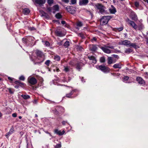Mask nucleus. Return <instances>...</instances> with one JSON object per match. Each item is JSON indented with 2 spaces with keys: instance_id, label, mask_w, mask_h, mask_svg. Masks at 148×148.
I'll return each mask as SVG.
<instances>
[{
  "instance_id": "obj_2",
  "label": "nucleus",
  "mask_w": 148,
  "mask_h": 148,
  "mask_svg": "<svg viewBox=\"0 0 148 148\" xmlns=\"http://www.w3.org/2000/svg\"><path fill=\"white\" fill-rule=\"evenodd\" d=\"M100 49L105 53L109 54L111 53V51L109 49H113V46H109L108 45H104L103 46L100 47Z\"/></svg>"
},
{
  "instance_id": "obj_23",
  "label": "nucleus",
  "mask_w": 148,
  "mask_h": 148,
  "mask_svg": "<svg viewBox=\"0 0 148 148\" xmlns=\"http://www.w3.org/2000/svg\"><path fill=\"white\" fill-rule=\"evenodd\" d=\"M14 131V129L13 127H12L10 130L9 132H8L6 135V136L7 138L8 137L12 134L13 133Z\"/></svg>"
},
{
  "instance_id": "obj_39",
  "label": "nucleus",
  "mask_w": 148,
  "mask_h": 148,
  "mask_svg": "<svg viewBox=\"0 0 148 148\" xmlns=\"http://www.w3.org/2000/svg\"><path fill=\"white\" fill-rule=\"evenodd\" d=\"M78 36L81 37L82 39H84L85 38V36L84 34L82 33L78 34Z\"/></svg>"
},
{
  "instance_id": "obj_54",
  "label": "nucleus",
  "mask_w": 148,
  "mask_h": 148,
  "mask_svg": "<svg viewBox=\"0 0 148 148\" xmlns=\"http://www.w3.org/2000/svg\"><path fill=\"white\" fill-rule=\"evenodd\" d=\"M112 56L114 58H116L117 59H118L119 58V57L117 55L113 54L112 55Z\"/></svg>"
},
{
  "instance_id": "obj_50",
  "label": "nucleus",
  "mask_w": 148,
  "mask_h": 148,
  "mask_svg": "<svg viewBox=\"0 0 148 148\" xmlns=\"http://www.w3.org/2000/svg\"><path fill=\"white\" fill-rule=\"evenodd\" d=\"M105 12V10L104 9V8H103L99 10V12L101 14H103Z\"/></svg>"
},
{
  "instance_id": "obj_41",
  "label": "nucleus",
  "mask_w": 148,
  "mask_h": 148,
  "mask_svg": "<svg viewBox=\"0 0 148 148\" xmlns=\"http://www.w3.org/2000/svg\"><path fill=\"white\" fill-rule=\"evenodd\" d=\"M129 77L128 76H124V78H123L124 82L126 83L127 82H126V81L127 80L129 79Z\"/></svg>"
},
{
  "instance_id": "obj_25",
  "label": "nucleus",
  "mask_w": 148,
  "mask_h": 148,
  "mask_svg": "<svg viewBox=\"0 0 148 148\" xmlns=\"http://www.w3.org/2000/svg\"><path fill=\"white\" fill-rule=\"evenodd\" d=\"M113 63V58L112 57H109L108 58V63L109 64H111Z\"/></svg>"
},
{
  "instance_id": "obj_14",
  "label": "nucleus",
  "mask_w": 148,
  "mask_h": 148,
  "mask_svg": "<svg viewBox=\"0 0 148 148\" xmlns=\"http://www.w3.org/2000/svg\"><path fill=\"white\" fill-rule=\"evenodd\" d=\"M35 3L41 6L45 2V0H36Z\"/></svg>"
},
{
  "instance_id": "obj_62",
  "label": "nucleus",
  "mask_w": 148,
  "mask_h": 148,
  "mask_svg": "<svg viewBox=\"0 0 148 148\" xmlns=\"http://www.w3.org/2000/svg\"><path fill=\"white\" fill-rule=\"evenodd\" d=\"M61 23L62 25H64L66 23V22L64 21H61Z\"/></svg>"
},
{
  "instance_id": "obj_32",
  "label": "nucleus",
  "mask_w": 148,
  "mask_h": 148,
  "mask_svg": "<svg viewBox=\"0 0 148 148\" xmlns=\"http://www.w3.org/2000/svg\"><path fill=\"white\" fill-rule=\"evenodd\" d=\"M70 43L69 41H66L64 44V46L65 47L67 48L69 46Z\"/></svg>"
},
{
  "instance_id": "obj_35",
  "label": "nucleus",
  "mask_w": 148,
  "mask_h": 148,
  "mask_svg": "<svg viewBox=\"0 0 148 148\" xmlns=\"http://www.w3.org/2000/svg\"><path fill=\"white\" fill-rule=\"evenodd\" d=\"M54 59L57 61H60V58L59 56L56 55L54 56Z\"/></svg>"
},
{
  "instance_id": "obj_24",
  "label": "nucleus",
  "mask_w": 148,
  "mask_h": 148,
  "mask_svg": "<svg viewBox=\"0 0 148 148\" xmlns=\"http://www.w3.org/2000/svg\"><path fill=\"white\" fill-rule=\"evenodd\" d=\"M132 47L135 49H137L139 48V47H138L136 43H130V47Z\"/></svg>"
},
{
  "instance_id": "obj_45",
  "label": "nucleus",
  "mask_w": 148,
  "mask_h": 148,
  "mask_svg": "<svg viewBox=\"0 0 148 148\" xmlns=\"http://www.w3.org/2000/svg\"><path fill=\"white\" fill-rule=\"evenodd\" d=\"M8 90L10 94H13L14 93V91L13 90V89L11 88H8Z\"/></svg>"
},
{
  "instance_id": "obj_16",
  "label": "nucleus",
  "mask_w": 148,
  "mask_h": 148,
  "mask_svg": "<svg viewBox=\"0 0 148 148\" xmlns=\"http://www.w3.org/2000/svg\"><path fill=\"white\" fill-rule=\"evenodd\" d=\"M88 3V0H82L79 1V4L80 5H86Z\"/></svg>"
},
{
  "instance_id": "obj_36",
  "label": "nucleus",
  "mask_w": 148,
  "mask_h": 148,
  "mask_svg": "<svg viewBox=\"0 0 148 148\" xmlns=\"http://www.w3.org/2000/svg\"><path fill=\"white\" fill-rule=\"evenodd\" d=\"M139 29L140 30H142L144 28V26L142 23H140L138 26Z\"/></svg>"
},
{
  "instance_id": "obj_30",
  "label": "nucleus",
  "mask_w": 148,
  "mask_h": 148,
  "mask_svg": "<svg viewBox=\"0 0 148 148\" xmlns=\"http://www.w3.org/2000/svg\"><path fill=\"white\" fill-rule=\"evenodd\" d=\"M22 97L24 99H27L30 98V96L28 95H21Z\"/></svg>"
},
{
  "instance_id": "obj_37",
  "label": "nucleus",
  "mask_w": 148,
  "mask_h": 148,
  "mask_svg": "<svg viewBox=\"0 0 148 148\" xmlns=\"http://www.w3.org/2000/svg\"><path fill=\"white\" fill-rule=\"evenodd\" d=\"M70 67L68 66H64V71L66 72H68L69 71Z\"/></svg>"
},
{
  "instance_id": "obj_44",
  "label": "nucleus",
  "mask_w": 148,
  "mask_h": 148,
  "mask_svg": "<svg viewBox=\"0 0 148 148\" xmlns=\"http://www.w3.org/2000/svg\"><path fill=\"white\" fill-rule=\"evenodd\" d=\"M8 79L11 83H13V81L14 79V78L10 77H8Z\"/></svg>"
},
{
  "instance_id": "obj_33",
  "label": "nucleus",
  "mask_w": 148,
  "mask_h": 148,
  "mask_svg": "<svg viewBox=\"0 0 148 148\" xmlns=\"http://www.w3.org/2000/svg\"><path fill=\"white\" fill-rule=\"evenodd\" d=\"M133 50L130 48H127L126 49L125 51V53H129L130 52H132Z\"/></svg>"
},
{
  "instance_id": "obj_47",
  "label": "nucleus",
  "mask_w": 148,
  "mask_h": 148,
  "mask_svg": "<svg viewBox=\"0 0 148 148\" xmlns=\"http://www.w3.org/2000/svg\"><path fill=\"white\" fill-rule=\"evenodd\" d=\"M50 62L51 61L49 60H47L45 62V64L47 66H49Z\"/></svg>"
},
{
  "instance_id": "obj_43",
  "label": "nucleus",
  "mask_w": 148,
  "mask_h": 148,
  "mask_svg": "<svg viewBox=\"0 0 148 148\" xmlns=\"http://www.w3.org/2000/svg\"><path fill=\"white\" fill-rule=\"evenodd\" d=\"M77 26L81 27L82 26L83 24L81 22H78L77 23Z\"/></svg>"
},
{
  "instance_id": "obj_15",
  "label": "nucleus",
  "mask_w": 148,
  "mask_h": 148,
  "mask_svg": "<svg viewBox=\"0 0 148 148\" xmlns=\"http://www.w3.org/2000/svg\"><path fill=\"white\" fill-rule=\"evenodd\" d=\"M88 58L90 60H92V63L95 64L97 62V60L96 58L93 56H88Z\"/></svg>"
},
{
  "instance_id": "obj_40",
  "label": "nucleus",
  "mask_w": 148,
  "mask_h": 148,
  "mask_svg": "<svg viewBox=\"0 0 148 148\" xmlns=\"http://www.w3.org/2000/svg\"><path fill=\"white\" fill-rule=\"evenodd\" d=\"M53 0H47V3L49 5H51L53 2Z\"/></svg>"
},
{
  "instance_id": "obj_11",
  "label": "nucleus",
  "mask_w": 148,
  "mask_h": 148,
  "mask_svg": "<svg viewBox=\"0 0 148 148\" xmlns=\"http://www.w3.org/2000/svg\"><path fill=\"white\" fill-rule=\"evenodd\" d=\"M29 82L31 84L34 85L37 83V80L35 78L32 77L29 80Z\"/></svg>"
},
{
  "instance_id": "obj_42",
  "label": "nucleus",
  "mask_w": 148,
  "mask_h": 148,
  "mask_svg": "<svg viewBox=\"0 0 148 148\" xmlns=\"http://www.w3.org/2000/svg\"><path fill=\"white\" fill-rule=\"evenodd\" d=\"M70 4H75L77 3V0H71Z\"/></svg>"
},
{
  "instance_id": "obj_17",
  "label": "nucleus",
  "mask_w": 148,
  "mask_h": 148,
  "mask_svg": "<svg viewBox=\"0 0 148 148\" xmlns=\"http://www.w3.org/2000/svg\"><path fill=\"white\" fill-rule=\"evenodd\" d=\"M54 132L55 134L60 135L61 136L63 135L65 132L64 130H63L62 132L60 130H59L57 129H56L54 131Z\"/></svg>"
},
{
  "instance_id": "obj_21",
  "label": "nucleus",
  "mask_w": 148,
  "mask_h": 148,
  "mask_svg": "<svg viewBox=\"0 0 148 148\" xmlns=\"http://www.w3.org/2000/svg\"><path fill=\"white\" fill-rule=\"evenodd\" d=\"M29 10L27 8H25L23 9V12L24 14H28L30 12Z\"/></svg>"
},
{
  "instance_id": "obj_48",
  "label": "nucleus",
  "mask_w": 148,
  "mask_h": 148,
  "mask_svg": "<svg viewBox=\"0 0 148 148\" xmlns=\"http://www.w3.org/2000/svg\"><path fill=\"white\" fill-rule=\"evenodd\" d=\"M53 112L56 114H58V111L56 109L53 110L52 111Z\"/></svg>"
},
{
  "instance_id": "obj_19",
  "label": "nucleus",
  "mask_w": 148,
  "mask_h": 148,
  "mask_svg": "<svg viewBox=\"0 0 148 148\" xmlns=\"http://www.w3.org/2000/svg\"><path fill=\"white\" fill-rule=\"evenodd\" d=\"M14 83L17 85H18L21 87L24 86L25 84L23 83H21L20 81H15Z\"/></svg>"
},
{
  "instance_id": "obj_3",
  "label": "nucleus",
  "mask_w": 148,
  "mask_h": 148,
  "mask_svg": "<svg viewBox=\"0 0 148 148\" xmlns=\"http://www.w3.org/2000/svg\"><path fill=\"white\" fill-rule=\"evenodd\" d=\"M111 16H103L100 19V24L102 25L107 24L109 21L112 18Z\"/></svg>"
},
{
  "instance_id": "obj_18",
  "label": "nucleus",
  "mask_w": 148,
  "mask_h": 148,
  "mask_svg": "<svg viewBox=\"0 0 148 148\" xmlns=\"http://www.w3.org/2000/svg\"><path fill=\"white\" fill-rule=\"evenodd\" d=\"M75 91V90H72L70 93L66 95V97L68 98H72V95Z\"/></svg>"
},
{
  "instance_id": "obj_46",
  "label": "nucleus",
  "mask_w": 148,
  "mask_h": 148,
  "mask_svg": "<svg viewBox=\"0 0 148 148\" xmlns=\"http://www.w3.org/2000/svg\"><path fill=\"white\" fill-rule=\"evenodd\" d=\"M19 79L21 80L24 81L25 79V78L23 75H22L20 77Z\"/></svg>"
},
{
  "instance_id": "obj_57",
  "label": "nucleus",
  "mask_w": 148,
  "mask_h": 148,
  "mask_svg": "<svg viewBox=\"0 0 148 148\" xmlns=\"http://www.w3.org/2000/svg\"><path fill=\"white\" fill-rule=\"evenodd\" d=\"M47 10L49 12H51V8L50 7H47Z\"/></svg>"
},
{
  "instance_id": "obj_1",
  "label": "nucleus",
  "mask_w": 148,
  "mask_h": 148,
  "mask_svg": "<svg viewBox=\"0 0 148 148\" xmlns=\"http://www.w3.org/2000/svg\"><path fill=\"white\" fill-rule=\"evenodd\" d=\"M36 53L37 56V58L40 60L39 62H34V64H39L45 60V57L43 53L41 51L36 50Z\"/></svg>"
},
{
  "instance_id": "obj_61",
  "label": "nucleus",
  "mask_w": 148,
  "mask_h": 148,
  "mask_svg": "<svg viewBox=\"0 0 148 148\" xmlns=\"http://www.w3.org/2000/svg\"><path fill=\"white\" fill-rule=\"evenodd\" d=\"M145 77L147 78H148V73L146 72L145 73Z\"/></svg>"
},
{
  "instance_id": "obj_64",
  "label": "nucleus",
  "mask_w": 148,
  "mask_h": 148,
  "mask_svg": "<svg viewBox=\"0 0 148 148\" xmlns=\"http://www.w3.org/2000/svg\"><path fill=\"white\" fill-rule=\"evenodd\" d=\"M14 87L16 88H18L19 87V86L18 85H16L14 86Z\"/></svg>"
},
{
  "instance_id": "obj_49",
  "label": "nucleus",
  "mask_w": 148,
  "mask_h": 148,
  "mask_svg": "<svg viewBox=\"0 0 148 148\" xmlns=\"http://www.w3.org/2000/svg\"><path fill=\"white\" fill-rule=\"evenodd\" d=\"M97 40V38L96 37H93L91 39V40L92 42H93L95 41H96Z\"/></svg>"
},
{
  "instance_id": "obj_5",
  "label": "nucleus",
  "mask_w": 148,
  "mask_h": 148,
  "mask_svg": "<svg viewBox=\"0 0 148 148\" xmlns=\"http://www.w3.org/2000/svg\"><path fill=\"white\" fill-rule=\"evenodd\" d=\"M126 22L128 24L133 27L134 29H136L137 28V26L134 21L130 20L129 18H127L126 20Z\"/></svg>"
},
{
  "instance_id": "obj_53",
  "label": "nucleus",
  "mask_w": 148,
  "mask_h": 148,
  "mask_svg": "<svg viewBox=\"0 0 148 148\" xmlns=\"http://www.w3.org/2000/svg\"><path fill=\"white\" fill-rule=\"evenodd\" d=\"M135 5L136 7H138L139 6V3L137 1L135 2Z\"/></svg>"
},
{
  "instance_id": "obj_28",
  "label": "nucleus",
  "mask_w": 148,
  "mask_h": 148,
  "mask_svg": "<svg viewBox=\"0 0 148 148\" xmlns=\"http://www.w3.org/2000/svg\"><path fill=\"white\" fill-rule=\"evenodd\" d=\"M111 6L112 8L110 9V12L112 14H114L116 12V9L112 5Z\"/></svg>"
},
{
  "instance_id": "obj_26",
  "label": "nucleus",
  "mask_w": 148,
  "mask_h": 148,
  "mask_svg": "<svg viewBox=\"0 0 148 148\" xmlns=\"http://www.w3.org/2000/svg\"><path fill=\"white\" fill-rule=\"evenodd\" d=\"M27 41L28 43L29 42H31L32 40H33V38L31 36H27Z\"/></svg>"
},
{
  "instance_id": "obj_22",
  "label": "nucleus",
  "mask_w": 148,
  "mask_h": 148,
  "mask_svg": "<svg viewBox=\"0 0 148 148\" xmlns=\"http://www.w3.org/2000/svg\"><path fill=\"white\" fill-rule=\"evenodd\" d=\"M113 67L114 68H119L120 69L121 68V65L120 63H117L115 64L113 66Z\"/></svg>"
},
{
  "instance_id": "obj_20",
  "label": "nucleus",
  "mask_w": 148,
  "mask_h": 148,
  "mask_svg": "<svg viewBox=\"0 0 148 148\" xmlns=\"http://www.w3.org/2000/svg\"><path fill=\"white\" fill-rule=\"evenodd\" d=\"M53 10L54 11H53V13H55V11H59V6L58 5H54L53 7Z\"/></svg>"
},
{
  "instance_id": "obj_51",
  "label": "nucleus",
  "mask_w": 148,
  "mask_h": 148,
  "mask_svg": "<svg viewBox=\"0 0 148 148\" xmlns=\"http://www.w3.org/2000/svg\"><path fill=\"white\" fill-rule=\"evenodd\" d=\"M61 146L60 144H57L55 146V148H60L61 147Z\"/></svg>"
},
{
  "instance_id": "obj_8",
  "label": "nucleus",
  "mask_w": 148,
  "mask_h": 148,
  "mask_svg": "<svg viewBox=\"0 0 148 148\" xmlns=\"http://www.w3.org/2000/svg\"><path fill=\"white\" fill-rule=\"evenodd\" d=\"M130 18L134 21H137L138 20V17L136 13L133 11H132L130 15Z\"/></svg>"
},
{
  "instance_id": "obj_10",
  "label": "nucleus",
  "mask_w": 148,
  "mask_h": 148,
  "mask_svg": "<svg viewBox=\"0 0 148 148\" xmlns=\"http://www.w3.org/2000/svg\"><path fill=\"white\" fill-rule=\"evenodd\" d=\"M90 50L93 52H95L97 51L98 49L97 46L95 45H89Z\"/></svg>"
},
{
  "instance_id": "obj_60",
  "label": "nucleus",
  "mask_w": 148,
  "mask_h": 148,
  "mask_svg": "<svg viewBox=\"0 0 148 148\" xmlns=\"http://www.w3.org/2000/svg\"><path fill=\"white\" fill-rule=\"evenodd\" d=\"M62 123L63 125H64L67 123V122L65 121H63Z\"/></svg>"
},
{
  "instance_id": "obj_63",
  "label": "nucleus",
  "mask_w": 148,
  "mask_h": 148,
  "mask_svg": "<svg viewBox=\"0 0 148 148\" xmlns=\"http://www.w3.org/2000/svg\"><path fill=\"white\" fill-rule=\"evenodd\" d=\"M117 60L116 59H114L113 58V63H115L116 61Z\"/></svg>"
},
{
  "instance_id": "obj_58",
  "label": "nucleus",
  "mask_w": 148,
  "mask_h": 148,
  "mask_svg": "<svg viewBox=\"0 0 148 148\" xmlns=\"http://www.w3.org/2000/svg\"><path fill=\"white\" fill-rule=\"evenodd\" d=\"M62 1L66 3H68L69 2V0H62Z\"/></svg>"
},
{
  "instance_id": "obj_12",
  "label": "nucleus",
  "mask_w": 148,
  "mask_h": 148,
  "mask_svg": "<svg viewBox=\"0 0 148 148\" xmlns=\"http://www.w3.org/2000/svg\"><path fill=\"white\" fill-rule=\"evenodd\" d=\"M55 33L56 35L58 36L62 37L64 36L62 32L58 29L56 30Z\"/></svg>"
},
{
  "instance_id": "obj_55",
  "label": "nucleus",
  "mask_w": 148,
  "mask_h": 148,
  "mask_svg": "<svg viewBox=\"0 0 148 148\" xmlns=\"http://www.w3.org/2000/svg\"><path fill=\"white\" fill-rule=\"evenodd\" d=\"M12 116L14 117H16L17 116V114L16 113H14L12 114Z\"/></svg>"
},
{
  "instance_id": "obj_6",
  "label": "nucleus",
  "mask_w": 148,
  "mask_h": 148,
  "mask_svg": "<svg viewBox=\"0 0 148 148\" xmlns=\"http://www.w3.org/2000/svg\"><path fill=\"white\" fill-rule=\"evenodd\" d=\"M98 69L104 73H106L109 71L110 69L104 65H100L98 66Z\"/></svg>"
},
{
  "instance_id": "obj_31",
  "label": "nucleus",
  "mask_w": 148,
  "mask_h": 148,
  "mask_svg": "<svg viewBox=\"0 0 148 148\" xmlns=\"http://www.w3.org/2000/svg\"><path fill=\"white\" fill-rule=\"evenodd\" d=\"M42 42H44V44L45 45L46 47H48L50 45V43L48 41H42Z\"/></svg>"
},
{
  "instance_id": "obj_38",
  "label": "nucleus",
  "mask_w": 148,
  "mask_h": 148,
  "mask_svg": "<svg viewBox=\"0 0 148 148\" xmlns=\"http://www.w3.org/2000/svg\"><path fill=\"white\" fill-rule=\"evenodd\" d=\"M100 61L101 63H103L105 62V58L104 57H102L100 59Z\"/></svg>"
},
{
  "instance_id": "obj_9",
  "label": "nucleus",
  "mask_w": 148,
  "mask_h": 148,
  "mask_svg": "<svg viewBox=\"0 0 148 148\" xmlns=\"http://www.w3.org/2000/svg\"><path fill=\"white\" fill-rule=\"evenodd\" d=\"M136 80L138 83L140 84L144 85L145 84V81L140 77H136Z\"/></svg>"
},
{
  "instance_id": "obj_27",
  "label": "nucleus",
  "mask_w": 148,
  "mask_h": 148,
  "mask_svg": "<svg viewBox=\"0 0 148 148\" xmlns=\"http://www.w3.org/2000/svg\"><path fill=\"white\" fill-rule=\"evenodd\" d=\"M95 6L99 10H100L101 8H104L103 6L102 5L99 3L97 4Z\"/></svg>"
},
{
  "instance_id": "obj_56",
  "label": "nucleus",
  "mask_w": 148,
  "mask_h": 148,
  "mask_svg": "<svg viewBox=\"0 0 148 148\" xmlns=\"http://www.w3.org/2000/svg\"><path fill=\"white\" fill-rule=\"evenodd\" d=\"M123 29V27H121L117 29V30L119 31H122Z\"/></svg>"
},
{
  "instance_id": "obj_13",
  "label": "nucleus",
  "mask_w": 148,
  "mask_h": 148,
  "mask_svg": "<svg viewBox=\"0 0 148 148\" xmlns=\"http://www.w3.org/2000/svg\"><path fill=\"white\" fill-rule=\"evenodd\" d=\"M84 65V64L81 62H78L76 64V68L79 71L82 67Z\"/></svg>"
},
{
  "instance_id": "obj_34",
  "label": "nucleus",
  "mask_w": 148,
  "mask_h": 148,
  "mask_svg": "<svg viewBox=\"0 0 148 148\" xmlns=\"http://www.w3.org/2000/svg\"><path fill=\"white\" fill-rule=\"evenodd\" d=\"M55 16L58 19H60L62 17V15L59 13H57L55 15Z\"/></svg>"
},
{
  "instance_id": "obj_7",
  "label": "nucleus",
  "mask_w": 148,
  "mask_h": 148,
  "mask_svg": "<svg viewBox=\"0 0 148 148\" xmlns=\"http://www.w3.org/2000/svg\"><path fill=\"white\" fill-rule=\"evenodd\" d=\"M131 42L130 41L125 40L123 41L121 40L119 42V44L121 45H124L130 47Z\"/></svg>"
},
{
  "instance_id": "obj_52",
  "label": "nucleus",
  "mask_w": 148,
  "mask_h": 148,
  "mask_svg": "<svg viewBox=\"0 0 148 148\" xmlns=\"http://www.w3.org/2000/svg\"><path fill=\"white\" fill-rule=\"evenodd\" d=\"M42 12H43V14H42V15H41L42 16H44L47 17V14L46 13H45L43 11H42Z\"/></svg>"
},
{
  "instance_id": "obj_29",
  "label": "nucleus",
  "mask_w": 148,
  "mask_h": 148,
  "mask_svg": "<svg viewBox=\"0 0 148 148\" xmlns=\"http://www.w3.org/2000/svg\"><path fill=\"white\" fill-rule=\"evenodd\" d=\"M22 41L23 42L25 45H27L28 43L27 40V37H26L25 38H23L22 39Z\"/></svg>"
},
{
  "instance_id": "obj_4",
  "label": "nucleus",
  "mask_w": 148,
  "mask_h": 148,
  "mask_svg": "<svg viewBox=\"0 0 148 148\" xmlns=\"http://www.w3.org/2000/svg\"><path fill=\"white\" fill-rule=\"evenodd\" d=\"M65 8L68 12L71 14H73L75 13L76 8L75 7L68 6Z\"/></svg>"
},
{
  "instance_id": "obj_59",
  "label": "nucleus",
  "mask_w": 148,
  "mask_h": 148,
  "mask_svg": "<svg viewBox=\"0 0 148 148\" xmlns=\"http://www.w3.org/2000/svg\"><path fill=\"white\" fill-rule=\"evenodd\" d=\"M81 79L82 82H85V80L84 79L83 77H81Z\"/></svg>"
}]
</instances>
